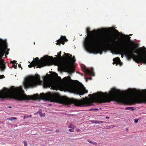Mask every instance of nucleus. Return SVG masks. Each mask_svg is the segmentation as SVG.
I'll return each mask as SVG.
<instances>
[{"instance_id":"1","label":"nucleus","mask_w":146,"mask_h":146,"mask_svg":"<svg viewBox=\"0 0 146 146\" xmlns=\"http://www.w3.org/2000/svg\"><path fill=\"white\" fill-rule=\"evenodd\" d=\"M116 39L110 40L106 35H102L92 38H87L85 40L86 49L90 51L92 49L94 53H102L103 48L100 45L106 46L114 48V47H118L119 51L125 54L127 58L130 60L133 58L137 63L146 64V51H143L141 48L135 50L133 48H129L126 44L119 45V43L116 41Z\"/></svg>"},{"instance_id":"2","label":"nucleus","mask_w":146,"mask_h":146,"mask_svg":"<svg viewBox=\"0 0 146 146\" xmlns=\"http://www.w3.org/2000/svg\"><path fill=\"white\" fill-rule=\"evenodd\" d=\"M43 78V81L40 80V77L38 74L27 78L24 83V87L27 88L35 87L39 85L43 84L44 88H50L51 87V89L53 90H57L58 89V86L55 84L50 83L46 76H44Z\"/></svg>"},{"instance_id":"3","label":"nucleus","mask_w":146,"mask_h":146,"mask_svg":"<svg viewBox=\"0 0 146 146\" xmlns=\"http://www.w3.org/2000/svg\"><path fill=\"white\" fill-rule=\"evenodd\" d=\"M33 59L34 60L32 61L28 65L29 67L30 68L37 66L36 67V68H40L44 66L49 65L51 62L50 57L47 56H44L40 60H39L38 57L35 58H34Z\"/></svg>"},{"instance_id":"4","label":"nucleus","mask_w":146,"mask_h":146,"mask_svg":"<svg viewBox=\"0 0 146 146\" xmlns=\"http://www.w3.org/2000/svg\"><path fill=\"white\" fill-rule=\"evenodd\" d=\"M65 54L66 56H68L66 57V58L68 63L64 64L63 66V68L65 72L71 74L73 72V69L69 63L74 64L76 62V60L74 56L72 57V55L71 54L70 55L69 54L66 53H65Z\"/></svg>"},{"instance_id":"5","label":"nucleus","mask_w":146,"mask_h":146,"mask_svg":"<svg viewBox=\"0 0 146 146\" xmlns=\"http://www.w3.org/2000/svg\"><path fill=\"white\" fill-rule=\"evenodd\" d=\"M70 92L75 94L81 95H83L84 94L87 93L88 91L86 90L85 88H81L79 86H73L70 88Z\"/></svg>"},{"instance_id":"6","label":"nucleus","mask_w":146,"mask_h":146,"mask_svg":"<svg viewBox=\"0 0 146 146\" xmlns=\"http://www.w3.org/2000/svg\"><path fill=\"white\" fill-rule=\"evenodd\" d=\"M3 40L0 39V60L3 56L5 54L6 55L9 54L8 51L9 49L7 48V46L4 45Z\"/></svg>"},{"instance_id":"7","label":"nucleus","mask_w":146,"mask_h":146,"mask_svg":"<svg viewBox=\"0 0 146 146\" xmlns=\"http://www.w3.org/2000/svg\"><path fill=\"white\" fill-rule=\"evenodd\" d=\"M67 40L65 36H62L60 39L57 40V43H56L57 45H60L61 44L64 45L65 44V41Z\"/></svg>"},{"instance_id":"8","label":"nucleus","mask_w":146,"mask_h":146,"mask_svg":"<svg viewBox=\"0 0 146 146\" xmlns=\"http://www.w3.org/2000/svg\"><path fill=\"white\" fill-rule=\"evenodd\" d=\"M84 71L85 73L87 75L94 76L95 75V74L93 72V70H90L88 68H86L84 69Z\"/></svg>"},{"instance_id":"9","label":"nucleus","mask_w":146,"mask_h":146,"mask_svg":"<svg viewBox=\"0 0 146 146\" xmlns=\"http://www.w3.org/2000/svg\"><path fill=\"white\" fill-rule=\"evenodd\" d=\"M6 66L5 63L3 60L0 61V69L1 71H4L5 69Z\"/></svg>"},{"instance_id":"10","label":"nucleus","mask_w":146,"mask_h":146,"mask_svg":"<svg viewBox=\"0 0 146 146\" xmlns=\"http://www.w3.org/2000/svg\"><path fill=\"white\" fill-rule=\"evenodd\" d=\"M113 64H117L119 62H120L119 58L118 57L115 58L113 59Z\"/></svg>"},{"instance_id":"11","label":"nucleus","mask_w":146,"mask_h":146,"mask_svg":"<svg viewBox=\"0 0 146 146\" xmlns=\"http://www.w3.org/2000/svg\"><path fill=\"white\" fill-rule=\"evenodd\" d=\"M86 33L88 35H91L93 33V32H95L96 31L95 30L93 31H90V29L89 27H88L86 29Z\"/></svg>"},{"instance_id":"12","label":"nucleus","mask_w":146,"mask_h":146,"mask_svg":"<svg viewBox=\"0 0 146 146\" xmlns=\"http://www.w3.org/2000/svg\"><path fill=\"white\" fill-rule=\"evenodd\" d=\"M92 122L93 123H98V124H101L103 123V121H93Z\"/></svg>"},{"instance_id":"13","label":"nucleus","mask_w":146,"mask_h":146,"mask_svg":"<svg viewBox=\"0 0 146 146\" xmlns=\"http://www.w3.org/2000/svg\"><path fill=\"white\" fill-rule=\"evenodd\" d=\"M64 78L67 81H69L71 80L70 77L69 76H68L67 77H65Z\"/></svg>"},{"instance_id":"14","label":"nucleus","mask_w":146,"mask_h":146,"mask_svg":"<svg viewBox=\"0 0 146 146\" xmlns=\"http://www.w3.org/2000/svg\"><path fill=\"white\" fill-rule=\"evenodd\" d=\"M17 118L16 117H11L10 118H7V120H13L14 119H16Z\"/></svg>"},{"instance_id":"15","label":"nucleus","mask_w":146,"mask_h":146,"mask_svg":"<svg viewBox=\"0 0 146 146\" xmlns=\"http://www.w3.org/2000/svg\"><path fill=\"white\" fill-rule=\"evenodd\" d=\"M40 113L39 114L41 116H45V113H44V114H42V115H41L42 113H40V110L38 111L37 112V113Z\"/></svg>"},{"instance_id":"16","label":"nucleus","mask_w":146,"mask_h":146,"mask_svg":"<svg viewBox=\"0 0 146 146\" xmlns=\"http://www.w3.org/2000/svg\"><path fill=\"white\" fill-rule=\"evenodd\" d=\"M133 108V107H126L125 108V109L126 110H130L131 109V108Z\"/></svg>"},{"instance_id":"17","label":"nucleus","mask_w":146,"mask_h":146,"mask_svg":"<svg viewBox=\"0 0 146 146\" xmlns=\"http://www.w3.org/2000/svg\"><path fill=\"white\" fill-rule=\"evenodd\" d=\"M58 57H61V51H60L59 53H58Z\"/></svg>"},{"instance_id":"18","label":"nucleus","mask_w":146,"mask_h":146,"mask_svg":"<svg viewBox=\"0 0 146 146\" xmlns=\"http://www.w3.org/2000/svg\"><path fill=\"white\" fill-rule=\"evenodd\" d=\"M5 77L4 76V75H0V79H1Z\"/></svg>"},{"instance_id":"19","label":"nucleus","mask_w":146,"mask_h":146,"mask_svg":"<svg viewBox=\"0 0 146 146\" xmlns=\"http://www.w3.org/2000/svg\"><path fill=\"white\" fill-rule=\"evenodd\" d=\"M23 143L24 144V146H27V142L24 141L23 142Z\"/></svg>"},{"instance_id":"20","label":"nucleus","mask_w":146,"mask_h":146,"mask_svg":"<svg viewBox=\"0 0 146 146\" xmlns=\"http://www.w3.org/2000/svg\"><path fill=\"white\" fill-rule=\"evenodd\" d=\"M17 63H16V65L15 64H14L13 66V67H14L16 69L17 67Z\"/></svg>"},{"instance_id":"21","label":"nucleus","mask_w":146,"mask_h":146,"mask_svg":"<svg viewBox=\"0 0 146 146\" xmlns=\"http://www.w3.org/2000/svg\"><path fill=\"white\" fill-rule=\"evenodd\" d=\"M69 131L70 132H73L74 131V129L73 128L70 129H69Z\"/></svg>"},{"instance_id":"22","label":"nucleus","mask_w":146,"mask_h":146,"mask_svg":"<svg viewBox=\"0 0 146 146\" xmlns=\"http://www.w3.org/2000/svg\"><path fill=\"white\" fill-rule=\"evenodd\" d=\"M127 39L128 40H130V38L131 37H129L128 35H127Z\"/></svg>"},{"instance_id":"23","label":"nucleus","mask_w":146,"mask_h":146,"mask_svg":"<svg viewBox=\"0 0 146 146\" xmlns=\"http://www.w3.org/2000/svg\"><path fill=\"white\" fill-rule=\"evenodd\" d=\"M114 126L113 125H111V126H109L108 127L109 128H107V129L112 128L113 127H114Z\"/></svg>"},{"instance_id":"24","label":"nucleus","mask_w":146,"mask_h":146,"mask_svg":"<svg viewBox=\"0 0 146 146\" xmlns=\"http://www.w3.org/2000/svg\"><path fill=\"white\" fill-rule=\"evenodd\" d=\"M17 61H15V60H13V61H11V63H12V64H14V63H16V62Z\"/></svg>"},{"instance_id":"25","label":"nucleus","mask_w":146,"mask_h":146,"mask_svg":"<svg viewBox=\"0 0 146 146\" xmlns=\"http://www.w3.org/2000/svg\"><path fill=\"white\" fill-rule=\"evenodd\" d=\"M138 119H135L134 122L135 123H137L138 122Z\"/></svg>"},{"instance_id":"26","label":"nucleus","mask_w":146,"mask_h":146,"mask_svg":"<svg viewBox=\"0 0 146 146\" xmlns=\"http://www.w3.org/2000/svg\"><path fill=\"white\" fill-rule=\"evenodd\" d=\"M87 141L89 143H93V142H92L90 141L89 140H88Z\"/></svg>"},{"instance_id":"27","label":"nucleus","mask_w":146,"mask_h":146,"mask_svg":"<svg viewBox=\"0 0 146 146\" xmlns=\"http://www.w3.org/2000/svg\"><path fill=\"white\" fill-rule=\"evenodd\" d=\"M18 66H19V67L21 68V69H22V68L21 67V64H19Z\"/></svg>"},{"instance_id":"28","label":"nucleus","mask_w":146,"mask_h":146,"mask_svg":"<svg viewBox=\"0 0 146 146\" xmlns=\"http://www.w3.org/2000/svg\"><path fill=\"white\" fill-rule=\"evenodd\" d=\"M80 129H77L76 131H77V132H78L79 131H80Z\"/></svg>"},{"instance_id":"29","label":"nucleus","mask_w":146,"mask_h":146,"mask_svg":"<svg viewBox=\"0 0 146 146\" xmlns=\"http://www.w3.org/2000/svg\"><path fill=\"white\" fill-rule=\"evenodd\" d=\"M131 110H132V111H133L134 110V108H131Z\"/></svg>"},{"instance_id":"30","label":"nucleus","mask_w":146,"mask_h":146,"mask_svg":"<svg viewBox=\"0 0 146 146\" xmlns=\"http://www.w3.org/2000/svg\"><path fill=\"white\" fill-rule=\"evenodd\" d=\"M93 144L94 145H96V144H97V143H96V142L94 143H93Z\"/></svg>"},{"instance_id":"31","label":"nucleus","mask_w":146,"mask_h":146,"mask_svg":"<svg viewBox=\"0 0 146 146\" xmlns=\"http://www.w3.org/2000/svg\"><path fill=\"white\" fill-rule=\"evenodd\" d=\"M93 110H98V109L97 108V109H93Z\"/></svg>"},{"instance_id":"32","label":"nucleus","mask_w":146,"mask_h":146,"mask_svg":"<svg viewBox=\"0 0 146 146\" xmlns=\"http://www.w3.org/2000/svg\"><path fill=\"white\" fill-rule=\"evenodd\" d=\"M72 126H73V125H70V127H71V128H72Z\"/></svg>"},{"instance_id":"33","label":"nucleus","mask_w":146,"mask_h":146,"mask_svg":"<svg viewBox=\"0 0 146 146\" xmlns=\"http://www.w3.org/2000/svg\"><path fill=\"white\" fill-rule=\"evenodd\" d=\"M106 119H109V117L106 116Z\"/></svg>"},{"instance_id":"34","label":"nucleus","mask_w":146,"mask_h":146,"mask_svg":"<svg viewBox=\"0 0 146 146\" xmlns=\"http://www.w3.org/2000/svg\"><path fill=\"white\" fill-rule=\"evenodd\" d=\"M91 79H92V78H87V79H90V80H91Z\"/></svg>"},{"instance_id":"35","label":"nucleus","mask_w":146,"mask_h":146,"mask_svg":"<svg viewBox=\"0 0 146 146\" xmlns=\"http://www.w3.org/2000/svg\"><path fill=\"white\" fill-rule=\"evenodd\" d=\"M61 58H64V56H62V57H61Z\"/></svg>"},{"instance_id":"36","label":"nucleus","mask_w":146,"mask_h":146,"mask_svg":"<svg viewBox=\"0 0 146 146\" xmlns=\"http://www.w3.org/2000/svg\"><path fill=\"white\" fill-rule=\"evenodd\" d=\"M132 35V34H130L129 35V36H131Z\"/></svg>"},{"instance_id":"37","label":"nucleus","mask_w":146,"mask_h":146,"mask_svg":"<svg viewBox=\"0 0 146 146\" xmlns=\"http://www.w3.org/2000/svg\"><path fill=\"white\" fill-rule=\"evenodd\" d=\"M11 106H9V108H11Z\"/></svg>"},{"instance_id":"38","label":"nucleus","mask_w":146,"mask_h":146,"mask_svg":"<svg viewBox=\"0 0 146 146\" xmlns=\"http://www.w3.org/2000/svg\"><path fill=\"white\" fill-rule=\"evenodd\" d=\"M90 110H92V109H90Z\"/></svg>"},{"instance_id":"39","label":"nucleus","mask_w":146,"mask_h":146,"mask_svg":"<svg viewBox=\"0 0 146 146\" xmlns=\"http://www.w3.org/2000/svg\"><path fill=\"white\" fill-rule=\"evenodd\" d=\"M86 82L87 81V79L86 80Z\"/></svg>"},{"instance_id":"40","label":"nucleus","mask_w":146,"mask_h":146,"mask_svg":"<svg viewBox=\"0 0 146 146\" xmlns=\"http://www.w3.org/2000/svg\"><path fill=\"white\" fill-rule=\"evenodd\" d=\"M56 132H58V130H56Z\"/></svg>"},{"instance_id":"41","label":"nucleus","mask_w":146,"mask_h":146,"mask_svg":"<svg viewBox=\"0 0 146 146\" xmlns=\"http://www.w3.org/2000/svg\"><path fill=\"white\" fill-rule=\"evenodd\" d=\"M31 115L30 116V117H31Z\"/></svg>"},{"instance_id":"42","label":"nucleus","mask_w":146,"mask_h":146,"mask_svg":"<svg viewBox=\"0 0 146 146\" xmlns=\"http://www.w3.org/2000/svg\"><path fill=\"white\" fill-rule=\"evenodd\" d=\"M1 123V121H0V123Z\"/></svg>"}]
</instances>
